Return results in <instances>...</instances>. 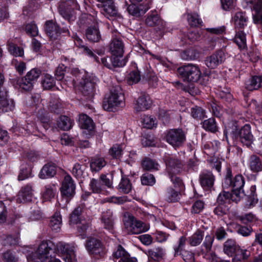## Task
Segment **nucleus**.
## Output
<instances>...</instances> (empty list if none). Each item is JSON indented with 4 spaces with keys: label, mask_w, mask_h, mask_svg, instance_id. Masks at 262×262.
I'll return each instance as SVG.
<instances>
[{
    "label": "nucleus",
    "mask_w": 262,
    "mask_h": 262,
    "mask_svg": "<svg viewBox=\"0 0 262 262\" xmlns=\"http://www.w3.org/2000/svg\"><path fill=\"white\" fill-rule=\"evenodd\" d=\"M144 127L151 129L157 124L156 119L151 116H145L142 121Z\"/></svg>",
    "instance_id": "nucleus-61"
},
{
    "label": "nucleus",
    "mask_w": 262,
    "mask_h": 262,
    "mask_svg": "<svg viewBox=\"0 0 262 262\" xmlns=\"http://www.w3.org/2000/svg\"><path fill=\"white\" fill-rule=\"evenodd\" d=\"M56 173V167L54 164L48 163L45 165L41 169L39 177L45 179L53 177Z\"/></svg>",
    "instance_id": "nucleus-25"
},
{
    "label": "nucleus",
    "mask_w": 262,
    "mask_h": 262,
    "mask_svg": "<svg viewBox=\"0 0 262 262\" xmlns=\"http://www.w3.org/2000/svg\"><path fill=\"white\" fill-rule=\"evenodd\" d=\"M165 198L168 202H177L179 199V193L173 188H169L165 192Z\"/></svg>",
    "instance_id": "nucleus-50"
},
{
    "label": "nucleus",
    "mask_w": 262,
    "mask_h": 262,
    "mask_svg": "<svg viewBox=\"0 0 262 262\" xmlns=\"http://www.w3.org/2000/svg\"><path fill=\"white\" fill-rule=\"evenodd\" d=\"M101 222L104 229L107 230L111 233H113L114 222L113 212L111 210L108 209L102 212Z\"/></svg>",
    "instance_id": "nucleus-21"
},
{
    "label": "nucleus",
    "mask_w": 262,
    "mask_h": 262,
    "mask_svg": "<svg viewBox=\"0 0 262 262\" xmlns=\"http://www.w3.org/2000/svg\"><path fill=\"white\" fill-rule=\"evenodd\" d=\"M103 4L104 11L110 16L115 15L117 13V10L112 0H96Z\"/></svg>",
    "instance_id": "nucleus-39"
},
{
    "label": "nucleus",
    "mask_w": 262,
    "mask_h": 262,
    "mask_svg": "<svg viewBox=\"0 0 262 262\" xmlns=\"http://www.w3.org/2000/svg\"><path fill=\"white\" fill-rule=\"evenodd\" d=\"M152 101L148 95L142 94L134 103V109L136 112L144 111L150 107Z\"/></svg>",
    "instance_id": "nucleus-17"
},
{
    "label": "nucleus",
    "mask_w": 262,
    "mask_h": 262,
    "mask_svg": "<svg viewBox=\"0 0 262 262\" xmlns=\"http://www.w3.org/2000/svg\"><path fill=\"white\" fill-rule=\"evenodd\" d=\"M4 82V77L0 73V87L3 85ZM13 107V102L11 101V103H10L7 100L6 93L0 90V113L11 110Z\"/></svg>",
    "instance_id": "nucleus-16"
},
{
    "label": "nucleus",
    "mask_w": 262,
    "mask_h": 262,
    "mask_svg": "<svg viewBox=\"0 0 262 262\" xmlns=\"http://www.w3.org/2000/svg\"><path fill=\"white\" fill-rule=\"evenodd\" d=\"M165 162L166 165V170L171 181L177 186H180L182 184V180L176 174L181 172L184 164L182 162L173 156L169 155L165 156Z\"/></svg>",
    "instance_id": "nucleus-5"
},
{
    "label": "nucleus",
    "mask_w": 262,
    "mask_h": 262,
    "mask_svg": "<svg viewBox=\"0 0 262 262\" xmlns=\"http://www.w3.org/2000/svg\"><path fill=\"white\" fill-rule=\"evenodd\" d=\"M224 135L228 142L229 138H230L234 142L239 141L247 147H250L253 141V136L251 132L250 126L247 124L239 130L235 126H233L232 128H226L224 131Z\"/></svg>",
    "instance_id": "nucleus-2"
},
{
    "label": "nucleus",
    "mask_w": 262,
    "mask_h": 262,
    "mask_svg": "<svg viewBox=\"0 0 262 262\" xmlns=\"http://www.w3.org/2000/svg\"><path fill=\"white\" fill-rule=\"evenodd\" d=\"M71 73L75 78L71 81L72 84H79V89L86 99L91 100L93 97L98 78L93 75H89L84 71H80L78 69H73Z\"/></svg>",
    "instance_id": "nucleus-1"
},
{
    "label": "nucleus",
    "mask_w": 262,
    "mask_h": 262,
    "mask_svg": "<svg viewBox=\"0 0 262 262\" xmlns=\"http://www.w3.org/2000/svg\"><path fill=\"white\" fill-rule=\"evenodd\" d=\"M186 240V237L184 236H181L179 238L178 246H176L174 247V256L181 254V252L185 246Z\"/></svg>",
    "instance_id": "nucleus-59"
},
{
    "label": "nucleus",
    "mask_w": 262,
    "mask_h": 262,
    "mask_svg": "<svg viewBox=\"0 0 262 262\" xmlns=\"http://www.w3.org/2000/svg\"><path fill=\"white\" fill-rule=\"evenodd\" d=\"M232 20L235 28L239 30L244 29L248 23V17L246 13L243 12H236L232 17Z\"/></svg>",
    "instance_id": "nucleus-22"
},
{
    "label": "nucleus",
    "mask_w": 262,
    "mask_h": 262,
    "mask_svg": "<svg viewBox=\"0 0 262 262\" xmlns=\"http://www.w3.org/2000/svg\"><path fill=\"white\" fill-rule=\"evenodd\" d=\"M197 53L193 49H188L181 54V57L183 60H190L195 59Z\"/></svg>",
    "instance_id": "nucleus-55"
},
{
    "label": "nucleus",
    "mask_w": 262,
    "mask_h": 262,
    "mask_svg": "<svg viewBox=\"0 0 262 262\" xmlns=\"http://www.w3.org/2000/svg\"><path fill=\"white\" fill-rule=\"evenodd\" d=\"M164 254V251L161 248H157L148 251L149 256L155 260H159Z\"/></svg>",
    "instance_id": "nucleus-57"
},
{
    "label": "nucleus",
    "mask_w": 262,
    "mask_h": 262,
    "mask_svg": "<svg viewBox=\"0 0 262 262\" xmlns=\"http://www.w3.org/2000/svg\"><path fill=\"white\" fill-rule=\"evenodd\" d=\"M132 189V185L127 178L122 177L118 186V189L123 193H128Z\"/></svg>",
    "instance_id": "nucleus-43"
},
{
    "label": "nucleus",
    "mask_w": 262,
    "mask_h": 262,
    "mask_svg": "<svg viewBox=\"0 0 262 262\" xmlns=\"http://www.w3.org/2000/svg\"><path fill=\"white\" fill-rule=\"evenodd\" d=\"M87 39L92 42H98L101 39V35L96 25L89 27L86 30Z\"/></svg>",
    "instance_id": "nucleus-30"
},
{
    "label": "nucleus",
    "mask_w": 262,
    "mask_h": 262,
    "mask_svg": "<svg viewBox=\"0 0 262 262\" xmlns=\"http://www.w3.org/2000/svg\"><path fill=\"white\" fill-rule=\"evenodd\" d=\"M57 192V188L55 184H49L45 186L42 197L45 201H51L54 198Z\"/></svg>",
    "instance_id": "nucleus-35"
},
{
    "label": "nucleus",
    "mask_w": 262,
    "mask_h": 262,
    "mask_svg": "<svg viewBox=\"0 0 262 262\" xmlns=\"http://www.w3.org/2000/svg\"><path fill=\"white\" fill-rule=\"evenodd\" d=\"M188 21L191 26L198 27L201 24L202 21L196 13L188 14Z\"/></svg>",
    "instance_id": "nucleus-60"
},
{
    "label": "nucleus",
    "mask_w": 262,
    "mask_h": 262,
    "mask_svg": "<svg viewBox=\"0 0 262 262\" xmlns=\"http://www.w3.org/2000/svg\"><path fill=\"white\" fill-rule=\"evenodd\" d=\"M106 161L102 157L92 158L90 161L91 169L93 171H99L106 165Z\"/></svg>",
    "instance_id": "nucleus-34"
},
{
    "label": "nucleus",
    "mask_w": 262,
    "mask_h": 262,
    "mask_svg": "<svg viewBox=\"0 0 262 262\" xmlns=\"http://www.w3.org/2000/svg\"><path fill=\"white\" fill-rule=\"evenodd\" d=\"M55 84L54 78L49 74H46L44 76L42 81L43 88L46 90H49L52 88Z\"/></svg>",
    "instance_id": "nucleus-53"
},
{
    "label": "nucleus",
    "mask_w": 262,
    "mask_h": 262,
    "mask_svg": "<svg viewBox=\"0 0 262 262\" xmlns=\"http://www.w3.org/2000/svg\"><path fill=\"white\" fill-rule=\"evenodd\" d=\"M25 30L27 33L31 36H36L38 35V28L36 25L34 23L28 24L26 26Z\"/></svg>",
    "instance_id": "nucleus-64"
},
{
    "label": "nucleus",
    "mask_w": 262,
    "mask_h": 262,
    "mask_svg": "<svg viewBox=\"0 0 262 262\" xmlns=\"http://www.w3.org/2000/svg\"><path fill=\"white\" fill-rule=\"evenodd\" d=\"M77 6L76 0H61L58 6V12L66 19L73 20L75 17L72 12L73 9L77 8Z\"/></svg>",
    "instance_id": "nucleus-9"
},
{
    "label": "nucleus",
    "mask_w": 262,
    "mask_h": 262,
    "mask_svg": "<svg viewBox=\"0 0 262 262\" xmlns=\"http://www.w3.org/2000/svg\"><path fill=\"white\" fill-rule=\"evenodd\" d=\"M73 121L66 116H61L58 121V126L63 130H68L73 126Z\"/></svg>",
    "instance_id": "nucleus-42"
},
{
    "label": "nucleus",
    "mask_w": 262,
    "mask_h": 262,
    "mask_svg": "<svg viewBox=\"0 0 262 262\" xmlns=\"http://www.w3.org/2000/svg\"><path fill=\"white\" fill-rule=\"evenodd\" d=\"M110 154L116 159L119 158L122 152V147L121 145H115L110 149Z\"/></svg>",
    "instance_id": "nucleus-63"
},
{
    "label": "nucleus",
    "mask_w": 262,
    "mask_h": 262,
    "mask_svg": "<svg viewBox=\"0 0 262 262\" xmlns=\"http://www.w3.org/2000/svg\"><path fill=\"white\" fill-rule=\"evenodd\" d=\"M40 74L41 71L39 69L33 68L27 73L26 76L28 78L27 79H29L34 84L37 81Z\"/></svg>",
    "instance_id": "nucleus-56"
},
{
    "label": "nucleus",
    "mask_w": 262,
    "mask_h": 262,
    "mask_svg": "<svg viewBox=\"0 0 262 262\" xmlns=\"http://www.w3.org/2000/svg\"><path fill=\"white\" fill-rule=\"evenodd\" d=\"M214 236L211 235H207L205 237L204 241L201 246V254L203 256L202 260H204V256L208 253H212L215 254V253L211 251L212 246L214 241Z\"/></svg>",
    "instance_id": "nucleus-27"
},
{
    "label": "nucleus",
    "mask_w": 262,
    "mask_h": 262,
    "mask_svg": "<svg viewBox=\"0 0 262 262\" xmlns=\"http://www.w3.org/2000/svg\"><path fill=\"white\" fill-rule=\"evenodd\" d=\"M202 127L205 130L212 133H215L217 129L215 120L213 118L204 120L202 122Z\"/></svg>",
    "instance_id": "nucleus-47"
},
{
    "label": "nucleus",
    "mask_w": 262,
    "mask_h": 262,
    "mask_svg": "<svg viewBox=\"0 0 262 262\" xmlns=\"http://www.w3.org/2000/svg\"><path fill=\"white\" fill-rule=\"evenodd\" d=\"M27 79L25 76L24 77L19 78L17 80H14V82L16 81V85L20 89L26 91H29L33 89L34 84L29 79ZM13 84L15 85V83H14Z\"/></svg>",
    "instance_id": "nucleus-40"
},
{
    "label": "nucleus",
    "mask_w": 262,
    "mask_h": 262,
    "mask_svg": "<svg viewBox=\"0 0 262 262\" xmlns=\"http://www.w3.org/2000/svg\"><path fill=\"white\" fill-rule=\"evenodd\" d=\"M142 166L143 168L147 170H158L159 165L155 161L145 158L142 162Z\"/></svg>",
    "instance_id": "nucleus-49"
},
{
    "label": "nucleus",
    "mask_w": 262,
    "mask_h": 262,
    "mask_svg": "<svg viewBox=\"0 0 262 262\" xmlns=\"http://www.w3.org/2000/svg\"><path fill=\"white\" fill-rule=\"evenodd\" d=\"M45 30L47 34L52 39H56L61 32L67 33L70 34L67 27L61 29L56 23L52 20H47L45 25Z\"/></svg>",
    "instance_id": "nucleus-13"
},
{
    "label": "nucleus",
    "mask_w": 262,
    "mask_h": 262,
    "mask_svg": "<svg viewBox=\"0 0 262 262\" xmlns=\"http://www.w3.org/2000/svg\"><path fill=\"white\" fill-rule=\"evenodd\" d=\"M204 236V231L198 229L191 236L189 237L188 243L191 246H196L202 243Z\"/></svg>",
    "instance_id": "nucleus-36"
},
{
    "label": "nucleus",
    "mask_w": 262,
    "mask_h": 262,
    "mask_svg": "<svg viewBox=\"0 0 262 262\" xmlns=\"http://www.w3.org/2000/svg\"><path fill=\"white\" fill-rule=\"evenodd\" d=\"M149 229V225L143 222L133 221L128 230L132 234H138L142 232H146Z\"/></svg>",
    "instance_id": "nucleus-23"
},
{
    "label": "nucleus",
    "mask_w": 262,
    "mask_h": 262,
    "mask_svg": "<svg viewBox=\"0 0 262 262\" xmlns=\"http://www.w3.org/2000/svg\"><path fill=\"white\" fill-rule=\"evenodd\" d=\"M62 196L69 202L73 198L75 193V185L72 177L69 175H66L62 183L60 189Z\"/></svg>",
    "instance_id": "nucleus-11"
},
{
    "label": "nucleus",
    "mask_w": 262,
    "mask_h": 262,
    "mask_svg": "<svg viewBox=\"0 0 262 262\" xmlns=\"http://www.w3.org/2000/svg\"><path fill=\"white\" fill-rule=\"evenodd\" d=\"M112 59L113 67H122L124 66L126 63L125 59L123 58V55H112Z\"/></svg>",
    "instance_id": "nucleus-62"
},
{
    "label": "nucleus",
    "mask_w": 262,
    "mask_h": 262,
    "mask_svg": "<svg viewBox=\"0 0 262 262\" xmlns=\"http://www.w3.org/2000/svg\"><path fill=\"white\" fill-rule=\"evenodd\" d=\"M225 54L223 51L219 50L206 58L205 63L210 69H215L225 60Z\"/></svg>",
    "instance_id": "nucleus-14"
},
{
    "label": "nucleus",
    "mask_w": 262,
    "mask_h": 262,
    "mask_svg": "<svg viewBox=\"0 0 262 262\" xmlns=\"http://www.w3.org/2000/svg\"><path fill=\"white\" fill-rule=\"evenodd\" d=\"M245 184L244 178L241 174L236 175L233 180L232 179V171L230 168L227 169L226 174L223 186L224 188L231 187L232 192L234 194L235 201H239L242 194L244 193L243 187Z\"/></svg>",
    "instance_id": "nucleus-3"
},
{
    "label": "nucleus",
    "mask_w": 262,
    "mask_h": 262,
    "mask_svg": "<svg viewBox=\"0 0 262 262\" xmlns=\"http://www.w3.org/2000/svg\"><path fill=\"white\" fill-rule=\"evenodd\" d=\"M234 194L231 192L223 191L220 193L217 197V201L219 204L224 205L226 203H230L231 201L237 203L239 201H235Z\"/></svg>",
    "instance_id": "nucleus-33"
},
{
    "label": "nucleus",
    "mask_w": 262,
    "mask_h": 262,
    "mask_svg": "<svg viewBox=\"0 0 262 262\" xmlns=\"http://www.w3.org/2000/svg\"><path fill=\"white\" fill-rule=\"evenodd\" d=\"M177 71L181 78L187 82L197 81L201 75L199 67L192 64H187L179 67Z\"/></svg>",
    "instance_id": "nucleus-7"
},
{
    "label": "nucleus",
    "mask_w": 262,
    "mask_h": 262,
    "mask_svg": "<svg viewBox=\"0 0 262 262\" xmlns=\"http://www.w3.org/2000/svg\"><path fill=\"white\" fill-rule=\"evenodd\" d=\"M32 196V187L31 185H27L20 190L17 195L16 202L18 203H24L31 201Z\"/></svg>",
    "instance_id": "nucleus-19"
},
{
    "label": "nucleus",
    "mask_w": 262,
    "mask_h": 262,
    "mask_svg": "<svg viewBox=\"0 0 262 262\" xmlns=\"http://www.w3.org/2000/svg\"><path fill=\"white\" fill-rule=\"evenodd\" d=\"M57 253L63 257L66 262H74L76 260L74 247L64 242H59L56 244Z\"/></svg>",
    "instance_id": "nucleus-10"
},
{
    "label": "nucleus",
    "mask_w": 262,
    "mask_h": 262,
    "mask_svg": "<svg viewBox=\"0 0 262 262\" xmlns=\"http://www.w3.org/2000/svg\"><path fill=\"white\" fill-rule=\"evenodd\" d=\"M123 96L119 86L113 87L110 90V94L104 99L103 107L105 110L114 112L124 105Z\"/></svg>",
    "instance_id": "nucleus-6"
},
{
    "label": "nucleus",
    "mask_w": 262,
    "mask_h": 262,
    "mask_svg": "<svg viewBox=\"0 0 262 262\" xmlns=\"http://www.w3.org/2000/svg\"><path fill=\"white\" fill-rule=\"evenodd\" d=\"M62 225V218L59 212H56L51 217L50 226L53 230L56 232L60 229Z\"/></svg>",
    "instance_id": "nucleus-41"
},
{
    "label": "nucleus",
    "mask_w": 262,
    "mask_h": 262,
    "mask_svg": "<svg viewBox=\"0 0 262 262\" xmlns=\"http://www.w3.org/2000/svg\"><path fill=\"white\" fill-rule=\"evenodd\" d=\"M85 169L86 166L85 165H81L78 163H76L73 167L72 173L75 177L77 178H81L83 177V174Z\"/></svg>",
    "instance_id": "nucleus-52"
},
{
    "label": "nucleus",
    "mask_w": 262,
    "mask_h": 262,
    "mask_svg": "<svg viewBox=\"0 0 262 262\" xmlns=\"http://www.w3.org/2000/svg\"><path fill=\"white\" fill-rule=\"evenodd\" d=\"M248 165L250 170L254 173L262 171V159L256 155H251L248 160Z\"/></svg>",
    "instance_id": "nucleus-20"
},
{
    "label": "nucleus",
    "mask_w": 262,
    "mask_h": 262,
    "mask_svg": "<svg viewBox=\"0 0 262 262\" xmlns=\"http://www.w3.org/2000/svg\"><path fill=\"white\" fill-rule=\"evenodd\" d=\"M148 10L140 3H130L127 8L129 14L136 17H139L144 14Z\"/></svg>",
    "instance_id": "nucleus-26"
},
{
    "label": "nucleus",
    "mask_w": 262,
    "mask_h": 262,
    "mask_svg": "<svg viewBox=\"0 0 262 262\" xmlns=\"http://www.w3.org/2000/svg\"><path fill=\"white\" fill-rule=\"evenodd\" d=\"M234 42L239 49H244L246 46V34L242 31H238L234 37Z\"/></svg>",
    "instance_id": "nucleus-48"
},
{
    "label": "nucleus",
    "mask_w": 262,
    "mask_h": 262,
    "mask_svg": "<svg viewBox=\"0 0 262 262\" xmlns=\"http://www.w3.org/2000/svg\"><path fill=\"white\" fill-rule=\"evenodd\" d=\"M110 51L112 55L121 56L124 53V44L121 40L115 38L110 45Z\"/></svg>",
    "instance_id": "nucleus-24"
},
{
    "label": "nucleus",
    "mask_w": 262,
    "mask_h": 262,
    "mask_svg": "<svg viewBox=\"0 0 262 262\" xmlns=\"http://www.w3.org/2000/svg\"><path fill=\"white\" fill-rule=\"evenodd\" d=\"M85 247L91 254L99 257H103L105 254L104 248L102 243L96 238H89L85 244Z\"/></svg>",
    "instance_id": "nucleus-12"
},
{
    "label": "nucleus",
    "mask_w": 262,
    "mask_h": 262,
    "mask_svg": "<svg viewBox=\"0 0 262 262\" xmlns=\"http://www.w3.org/2000/svg\"><path fill=\"white\" fill-rule=\"evenodd\" d=\"M215 177L211 171L204 170L200 175V181L204 189L209 190L213 186Z\"/></svg>",
    "instance_id": "nucleus-18"
},
{
    "label": "nucleus",
    "mask_w": 262,
    "mask_h": 262,
    "mask_svg": "<svg viewBox=\"0 0 262 262\" xmlns=\"http://www.w3.org/2000/svg\"><path fill=\"white\" fill-rule=\"evenodd\" d=\"M85 205L81 203L71 213L70 217V224H77L81 221L80 216L85 209Z\"/></svg>",
    "instance_id": "nucleus-32"
},
{
    "label": "nucleus",
    "mask_w": 262,
    "mask_h": 262,
    "mask_svg": "<svg viewBox=\"0 0 262 262\" xmlns=\"http://www.w3.org/2000/svg\"><path fill=\"white\" fill-rule=\"evenodd\" d=\"M255 191L256 186L252 185L250 188V194L247 196V200L245 204V207L247 208L253 207L258 203V199Z\"/></svg>",
    "instance_id": "nucleus-38"
},
{
    "label": "nucleus",
    "mask_w": 262,
    "mask_h": 262,
    "mask_svg": "<svg viewBox=\"0 0 262 262\" xmlns=\"http://www.w3.org/2000/svg\"><path fill=\"white\" fill-rule=\"evenodd\" d=\"M89 186L90 190L95 193H101L104 189V186L101 184L100 179H92L89 183Z\"/></svg>",
    "instance_id": "nucleus-44"
},
{
    "label": "nucleus",
    "mask_w": 262,
    "mask_h": 262,
    "mask_svg": "<svg viewBox=\"0 0 262 262\" xmlns=\"http://www.w3.org/2000/svg\"><path fill=\"white\" fill-rule=\"evenodd\" d=\"M31 173V167L29 166L27 167L26 165H21L20 172L18 176V179L19 181L24 180L30 176Z\"/></svg>",
    "instance_id": "nucleus-58"
},
{
    "label": "nucleus",
    "mask_w": 262,
    "mask_h": 262,
    "mask_svg": "<svg viewBox=\"0 0 262 262\" xmlns=\"http://www.w3.org/2000/svg\"><path fill=\"white\" fill-rule=\"evenodd\" d=\"M239 247L234 240L228 239L224 244L223 251L227 255L232 256Z\"/></svg>",
    "instance_id": "nucleus-31"
},
{
    "label": "nucleus",
    "mask_w": 262,
    "mask_h": 262,
    "mask_svg": "<svg viewBox=\"0 0 262 262\" xmlns=\"http://www.w3.org/2000/svg\"><path fill=\"white\" fill-rule=\"evenodd\" d=\"M75 45L80 49L83 50V52L89 56H94V54L92 51L89 49L87 46H85L82 40L76 35L74 37Z\"/></svg>",
    "instance_id": "nucleus-51"
},
{
    "label": "nucleus",
    "mask_w": 262,
    "mask_h": 262,
    "mask_svg": "<svg viewBox=\"0 0 262 262\" xmlns=\"http://www.w3.org/2000/svg\"><path fill=\"white\" fill-rule=\"evenodd\" d=\"M234 255V256L232 258L233 262L242 261L248 258L250 255V252L247 250L242 249L239 247Z\"/></svg>",
    "instance_id": "nucleus-45"
},
{
    "label": "nucleus",
    "mask_w": 262,
    "mask_h": 262,
    "mask_svg": "<svg viewBox=\"0 0 262 262\" xmlns=\"http://www.w3.org/2000/svg\"><path fill=\"white\" fill-rule=\"evenodd\" d=\"M145 23L147 26L156 27L158 30H162L164 26L163 21L156 13L149 15L146 19Z\"/></svg>",
    "instance_id": "nucleus-28"
},
{
    "label": "nucleus",
    "mask_w": 262,
    "mask_h": 262,
    "mask_svg": "<svg viewBox=\"0 0 262 262\" xmlns=\"http://www.w3.org/2000/svg\"><path fill=\"white\" fill-rule=\"evenodd\" d=\"M141 181L142 185L152 186L156 183V179L153 174L145 173L141 176Z\"/></svg>",
    "instance_id": "nucleus-54"
},
{
    "label": "nucleus",
    "mask_w": 262,
    "mask_h": 262,
    "mask_svg": "<svg viewBox=\"0 0 262 262\" xmlns=\"http://www.w3.org/2000/svg\"><path fill=\"white\" fill-rule=\"evenodd\" d=\"M52 243L50 241H42L34 252H27L26 256L29 262H47L52 257L50 251Z\"/></svg>",
    "instance_id": "nucleus-4"
},
{
    "label": "nucleus",
    "mask_w": 262,
    "mask_h": 262,
    "mask_svg": "<svg viewBox=\"0 0 262 262\" xmlns=\"http://www.w3.org/2000/svg\"><path fill=\"white\" fill-rule=\"evenodd\" d=\"M166 141L174 148L183 145L186 141V134L180 128L169 130L165 136Z\"/></svg>",
    "instance_id": "nucleus-8"
},
{
    "label": "nucleus",
    "mask_w": 262,
    "mask_h": 262,
    "mask_svg": "<svg viewBox=\"0 0 262 262\" xmlns=\"http://www.w3.org/2000/svg\"><path fill=\"white\" fill-rule=\"evenodd\" d=\"M246 88L249 91L262 88V75L252 76L246 83Z\"/></svg>",
    "instance_id": "nucleus-29"
},
{
    "label": "nucleus",
    "mask_w": 262,
    "mask_h": 262,
    "mask_svg": "<svg viewBox=\"0 0 262 262\" xmlns=\"http://www.w3.org/2000/svg\"><path fill=\"white\" fill-rule=\"evenodd\" d=\"M190 111L191 115L194 119L202 120L207 117L205 110L200 106H195L192 107Z\"/></svg>",
    "instance_id": "nucleus-46"
},
{
    "label": "nucleus",
    "mask_w": 262,
    "mask_h": 262,
    "mask_svg": "<svg viewBox=\"0 0 262 262\" xmlns=\"http://www.w3.org/2000/svg\"><path fill=\"white\" fill-rule=\"evenodd\" d=\"M113 255L114 258L119 259L118 262H137L136 257L131 256L121 245L118 246Z\"/></svg>",
    "instance_id": "nucleus-15"
},
{
    "label": "nucleus",
    "mask_w": 262,
    "mask_h": 262,
    "mask_svg": "<svg viewBox=\"0 0 262 262\" xmlns=\"http://www.w3.org/2000/svg\"><path fill=\"white\" fill-rule=\"evenodd\" d=\"M79 124L82 128L92 130L94 128V123L92 119L86 114L79 116Z\"/></svg>",
    "instance_id": "nucleus-37"
}]
</instances>
